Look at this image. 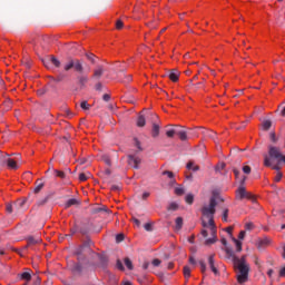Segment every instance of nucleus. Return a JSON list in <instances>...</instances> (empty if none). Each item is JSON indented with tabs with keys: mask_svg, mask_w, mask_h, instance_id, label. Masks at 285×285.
I'll return each mask as SVG.
<instances>
[{
	"mask_svg": "<svg viewBox=\"0 0 285 285\" xmlns=\"http://www.w3.org/2000/svg\"><path fill=\"white\" fill-rule=\"evenodd\" d=\"M75 61H76V60H73V59H69V60L65 63L63 70H65L66 72H68L69 70H72V68H75Z\"/></svg>",
	"mask_w": 285,
	"mask_h": 285,
	"instance_id": "obj_18",
	"label": "nucleus"
},
{
	"mask_svg": "<svg viewBox=\"0 0 285 285\" xmlns=\"http://www.w3.org/2000/svg\"><path fill=\"white\" fill-rule=\"evenodd\" d=\"M132 81V76H126L125 80H122V83H130Z\"/></svg>",
	"mask_w": 285,
	"mask_h": 285,
	"instance_id": "obj_56",
	"label": "nucleus"
},
{
	"mask_svg": "<svg viewBox=\"0 0 285 285\" xmlns=\"http://www.w3.org/2000/svg\"><path fill=\"white\" fill-rule=\"evenodd\" d=\"M77 79L80 88H86V85L88 83V76H78Z\"/></svg>",
	"mask_w": 285,
	"mask_h": 285,
	"instance_id": "obj_16",
	"label": "nucleus"
},
{
	"mask_svg": "<svg viewBox=\"0 0 285 285\" xmlns=\"http://www.w3.org/2000/svg\"><path fill=\"white\" fill-rule=\"evenodd\" d=\"M176 135L179 137L180 141L188 140V134L185 130L177 128Z\"/></svg>",
	"mask_w": 285,
	"mask_h": 285,
	"instance_id": "obj_14",
	"label": "nucleus"
},
{
	"mask_svg": "<svg viewBox=\"0 0 285 285\" xmlns=\"http://www.w3.org/2000/svg\"><path fill=\"white\" fill-rule=\"evenodd\" d=\"M246 237V232L242 230L238 235V239H244Z\"/></svg>",
	"mask_w": 285,
	"mask_h": 285,
	"instance_id": "obj_60",
	"label": "nucleus"
},
{
	"mask_svg": "<svg viewBox=\"0 0 285 285\" xmlns=\"http://www.w3.org/2000/svg\"><path fill=\"white\" fill-rule=\"evenodd\" d=\"M205 228L206 229L202 230V235H203V237H208V230H209L210 238H207L205 240V245L210 246V245L215 244V242H217V226L208 225V227H205Z\"/></svg>",
	"mask_w": 285,
	"mask_h": 285,
	"instance_id": "obj_4",
	"label": "nucleus"
},
{
	"mask_svg": "<svg viewBox=\"0 0 285 285\" xmlns=\"http://www.w3.org/2000/svg\"><path fill=\"white\" fill-rule=\"evenodd\" d=\"M272 126H273V121L271 120H264L262 124L263 130H271Z\"/></svg>",
	"mask_w": 285,
	"mask_h": 285,
	"instance_id": "obj_27",
	"label": "nucleus"
},
{
	"mask_svg": "<svg viewBox=\"0 0 285 285\" xmlns=\"http://www.w3.org/2000/svg\"><path fill=\"white\" fill-rule=\"evenodd\" d=\"M122 28H124V21L117 20V21H116V29H117V30H121Z\"/></svg>",
	"mask_w": 285,
	"mask_h": 285,
	"instance_id": "obj_44",
	"label": "nucleus"
},
{
	"mask_svg": "<svg viewBox=\"0 0 285 285\" xmlns=\"http://www.w3.org/2000/svg\"><path fill=\"white\" fill-rule=\"evenodd\" d=\"M185 200H186V204L193 205V202H195V195L188 194V195L185 197Z\"/></svg>",
	"mask_w": 285,
	"mask_h": 285,
	"instance_id": "obj_30",
	"label": "nucleus"
},
{
	"mask_svg": "<svg viewBox=\"0 0 285 285\" xmlns=\"http://www.w3.org/2000/svg\"><path fill=\"white\" fill-rule=\"evenodd\" d=\"M95 90H97V92H101L104 90V85L101 82L96 83Z\"/></svg>",
	"mask_w": 285,
	"mask_h": 285,
	"instance_id": "obj_43",
	"label": "nucleus"
},
{
	"mask_svg": "<svg viewBox=\"0 0 285 285\" xmlns=\"http://www.w3.org/2000/svg\"><path fill=\"white\" fill-rule=\"evenodd\" d=\"M7 166L8 168H10L11 170H17L19 168V165H17V161L12 158H10V156H7Z\"/></svg>",
	"mask_w": 285,
	"mask_h": 285,
	"instance_id": "obj_12",
	"label": "nucleus"
},
{
	"mask_svg": "<svg viewBox=\"0 0 285 285\" xmlns=\"http://www.w3.org/2000/svg\"><path fill=\"white\" fill-rule=\"evenodd\" d=\"M80 108H82V110H90V104H88V101L83 100L80 104Z\"/></svg>",
	"mask_w": 285,
	"mask_h": 285,
	"instance_id": "obj_36",
	"label": "nucleus"
},
{
	"mask_svg": "<svg viewBox=\"0 0 285 285\" xmlns=\"http://www.w3.org/2000/svg\"><path fill=\"white\" fill-rule=\"evenodd\" d=\"M124 234H118V235H116V242H117V244H120V242H124Z\"/></svg>",
	"mask_w": 285,
	"mask_h": 285,
	"instance_id": "obj_47",
	"label": "nucleus"
},
{
	"mask_svg": "<svg viewBox=\"0 0 285 285\" xmlns=\"http://www.w3.org/2000/svg\"><path fill=\"white\" fill-rule=\"evenodd\" d=\"M282 177H283L282 171H277V174H276L274 180H275V181H282Z\"/></svg>",
	"mask_w": 285,
	"mask_h": 285,
	"instance_id": "obj_49",
	"label": "nucleus"
},
{
	"mask_svg": "<svg viewBox=\"0 0 285 285\" xmlns=\"http://www.w3.org/2000/svg\"><path fill=\"white\" fill-rule=\"evenodd\" d=\"M268 244H271V239L263 238L257 242L256 246H257L258 250H262L265 246H268Z\"/></svg>",
	"mask_w": 285,
	"mask_h": 285,
	"instance_id": "obj_13",
	"label": "nucleus"
},
{
	"mask_svg": "<svg viewBox=\"0 0 285 285\" xmlns=\"http://www.w3.org/2000/svg\"><path fill=\"white\" fill-rule=\"evenodd\" d=\"M175 135H177V128L169 129L166 131V136L169 137V139H173V137H175Z\"/></svg>",
	"mask_w": 285,
	"mask_h": 285,
	"instance_id": "obj_31",
	"label": "nucleus"
},
{
	"mask_svg": "<svg viewBox=\"0 0 285 285\" xmlns=\"http://www.w3.org/2000/svg\"><path fill=\"white\" fill-rule=\"evenodd\" d=\"M179 208V205L177 203H170L167 210H177Z\"/></svg>",
	"mask_w": 285,
	"mask_h": 285,
	"instance_id": "obj_40",
	"label": "nucleus"
},
{
	"mask_svg": "<svg viewBox=\"0 0 285 285\" xmlns=\"http://www.w3.org/2000/svg\"><path fill=\"white\" fill-rule=\"evenodd\" d=\"M223 222H228V208L223 212Z\"/></svg>",
	"mask_w": 285,
	"mask_h": 285,
	"instance_id": "obj_46",
	"label": "nucleus"
},
{
	"mask_svg": "<svg viewBox=\"0 0 285 285\" xmlns=\"http://www.w3.org/2000/svg\"><path fill=\"white\" fill-rule=\"evenodd\" d=\"M200 130H202V135L204 137H207L209 139H215V137H217V132L210 130V129H204L200 127Z\"/></svg>",
	"mask_w": 285,
	"mask_h": 285,
	"instance_id": "obj_9",
	"label": "nucleus"
},
{
	"mask_svg": "<svg viewBox=\"0 0 285 285\" xmlns=\"http://www.w3.org/2000/svg\"><path fill=\"white\" fill-rule=\"evenodd\" d=\"M134 145L136 146V148H138V150H144V149L141 148V142L139 141V139L134 138Z\"/></svg>",
	"mask_w": 285,
	"mask_h": 285,
	"instance_id": "obj_42",
	"label": "nucleus"
},
{
	"mask_svg": "<svg viewBox=\"0 0 285 285\" xmlns=\"http://www.w3.org/2000/svg\"><path fill=\"white\" fill-rule=\"evenodd\" d=\"M175 224H176L175 226L176 230H181L184 226V218L177 217Z\"/></svg>",
	"mask_w": 285,
	"mask_h": 285,
	"instance_id": "obj_23",
	"label": "nucleus"
},
{
	"mask_svg": "<svg viewBox=\"0 0 285 285\" xmlns=\"http://www.w3.org/2000/svg\"><path fill=\"white\" fill-rule=\"evenodd\" d=\"M269 139L271 141H273V144H277V136L275 135V132L269 134Z\"/></svg>",
	"mask_w": 285,
	"mask_h": 285,
	"instance_id": "obj_45",
	"label": "nucleus"
},
{
	"mask_svg": "<svg viewBox=\"0 0 285 285\" xmlns=\"http://www.w3.org/2000/svg\"><path fill=\"white\" fill-rule=\"evenodd\" d=\"M233 242L236 244L237 253H242V242H239L237 238H233Z\"/></svg>",
	"mask_w": 285,
	"mask_h": 285,
	"instance_id": "obj_35",
	"label": "nucleus"
},
{
	"mask_svg": "<svg viewBox=\"0 0 285 285\" xmlns=\"http://www.w3.org/2000/svg\"><path fill=\"white\" fill-rule=\"evenodd\" d=\"M163 175H167V177L169 179H173V177H175V174H173V171H168V170L163 171Z\"/></svg>",
	"mask_w": 285,
	"mask_h": 285,
	"instance_id": "obj_50",
	"label": "nucleus"
},
{
	"mask_svg": "<svg viewBox=\"0 0 285 285\" xmlns=\"http://www.w3.org/2000/svg\"><path fill=\"white\" fill-rule=\"evenodd\" d=\"M144 228H145V230L150 232V230H153V225L150 223H146Z\"/></svg>",
	"mask_w": 285,
	"mask_h": 285,
	"instance_id": "obj_55",
	"label": "nucleus"
},
{
	"mask_svg": "<svg viewBox=\"0 0 285 285\" xmlns=\"http://www.w3.org/2000/svg\"><path fill=\"white\" fill-rule=\"evenodd\" d=\"M116 266H117V268H118V271H124L125 268H124V263H121V261H117V263H116Z\"/></svg>",
	"mask_w": 285,
	"mask_h": 285,
	"instance_id": "obj_48",
	"label": "nucleus"
},
{
	"mask_svg": "<svg viewBox=\"0 0 285 285\" xmlns=\"http://www.w3.org/2000/svg\"><path fill=\"white\" fill-rule=\"evenodd\" d=\"M160 264H161V261L159 258H155L153 261V266H160Z\"/></svg>",
	"mask_w": 285,
	"mask_h": 285,
	"instance_id": "obj_58",
	"label": "nucleus"
},
{
	"mask_svg": "<svg viewBox=\"0 0 285 285\" xmlns=\"http://www.w3.org/2000/svg\"><path fill=\"white\" fill-rule=\"evenodd\" d=\"M246 230H253V223H247L245 225Z\"/></svg>",
	"mask_w": 285,
	"mask_h": 285,
	"instance_id": "obj_61",
	"label": "nucleus"
},
{
	"mask_svg": "<svg viewBox=\"0 0 285 285\" xmlns=\"http://www.w3.org/2000/svg\"><path fill=\"white\" fill-rule=\"evenodd\" d=\"M226 255L232 258V262L237 268V282L238 284H246L248 282V273H250V266L246 263V256H242L240 258L235 256L233 249H226Z\"/></svg>",
	"mask_w": 285,
	"mask_h": 285,
	"instance_id": "obj_2",
	"label": "nucleus"
},
{
	"mask_svg": "<svg viewBox=\"0 0 285 285\" xmlns=\"http://www.w3.org/2000/svg\"><path fill=\"white\" fill-rule=\"evenodd\" d=\"M243 173H244L245 175H250V166H244V167H243Z\"/></svg>",
	"mask_w": 285,
	"mask_h": 285,
	"instance_id": "obj_52",
	"label": "nucleus"
},
{
	"mask_svg": "<svg viewBox=\"0 0 285 285\" xmlns=\"http://www.w3.org/2000/svg\"><path fill=\"white\" fill-rule=\"evenodd\" d=\"M102 76H104V67L98 66V68L95 69L94 71V79H101Z\"/></svg>",
	"mask_w": 285,
	"mask_h": 285,
	"instance_id": "obj_15",
	"label": "nucleus"
},
{
	"mask_svg": "<svg viewBox=\"0 0 285 285\" xmlns=\"http://www.w3.org/2000/svg\"><path fill=\"white\" fill-rule=\"evenodd\" d=\"M12 208H13V206L8 204L7 205V213H12Z\"/></svg>",
	"mask_w": 285,
	"mask_h": 285,
	"instance_id": "obj_63",
	"label": "nucleus"
},
{
	"mask_svg": "<svg viewBox=\"0 0 285 285\" xmlns=\"http://www.w3.org/2000/svg\"><path fill=\"white\" fill-rule=\"evenodd\" d=\"M8 157H10V155L3 154L2 151H0V167L6 166Z\"/></svg>",
	"mask_w": 285,
	"mask_h": 285,
	"instance_id": "obj_24",
	"label": "nucleus"
},
{
	"mask_svg": "<svg viewBox=\"0 0 285 285\" xmlns=\"http://www.w3.org/2000/svg\"><path fill=\"white\" fill-rule=\"evenodd\" d=\"M82 246L83 248H90V246H92V240H87Z\"/></svg>",
	"mask_w": 285,
	"mask_h": 285,
	"instance_id": "obj_59",
	"label": "nucleus"
},
{
	"mask_svg": "<svg viewBox=\"0 0 285 285\" xmlns=\"http://www.w3.org/2000/svg\"><path fill=\"white\" fill-rule=\"evenodd\" d=\"M277 161V164H285V156L282 155V149L273 145L268 146V155L264 154V166L271 168L273 166L272 161Z\"/></svg>",
	"mask_w": 285,
	"mask_h": 285,
	"instance_id": "obj_3",
	"label": "nucleus"
},
{
	"mask_svg": "<svg viewBox=\"0 0 285 285\" xmlns=\"http://www.w3.org/2000/svg\"><path fill=\"white\" fill-rule=\"evenodd\" d=\"M102 99H104V101H110V95L105 94V95L102 96Z\"/></svg>",
	"mask_w": 285,
	"mask_h": 285,
	"instance_id": "obj_62",
	"label": "nucleus"
},
{
	"mask_svg": "<svg viewBox=\"0 0 285 285\" xmlns=\"http://www.w3.org/2000/svg\"><path fill=\"white\" fill-rule=\"evenodd\" d=\"M102 161L107 165V166H112V163L110 160V156H102Z\"/></svg>",
	"mask_w": 285,
	"mask_h": 285,
	"instance_id": "obj_37",
	"label": "nucleus"
},
{
	"mask_svg": "<svg viewBox=\"0 0 285 285\" xmlns=\"http://www.w3.org/2000/svg\"><path fill=\"white\" fill-rule=\"evenodd\" d=\"M184 275H185L186 279H188L190 277V267H188V266L184 267Z\"/></svg>",
	"mask_w": 285,
	"mask_h": 285,
	"instance_id": "obj_39",
	"label": "nucleus"
},
{
	"mask_svg": "<svg viewBox=\"0 0 285 285\" xmlns=\"http://www.w3.org/2000/svg\"><path fill=\"white\" fill-rule=\"evenodd\" d=\"M159 135V125L153 124V129H151V137L156 139V137Z\"/></svg>",
	"mask_w": 285,
	"mask_h": 285,
	"instance_id": "obj_21",
	"label": "nucleus"
},
{
	"mask_svg": "<svg viewBox=\"0 0 285 285\" xmlns=\"http://www.w3.org/2000/svg\"><path fill=\"white\" fill-rule=\"evenodd\" d=\"M65 79H66V73L60 72V73L56 77L55 81H56V83H59V82L63 81Z\"/></svg>",
	"mask_w": 285,
	"mask_h": 285,
	"instance_id": "obj_34",
	"label": "nucleus"
},
{
	"mask_svg": "<svg viewBox=\"0 0 285 285\" xmlns=\"http://www.w3.org/2000/svg\"><path fill=\"white\" fill-rule=\"evenodd\" d=\"M50 63H52L55 68H61V61L55 56H51V58L43 60V66H46V68H50Z\"/></svg>",
	"mask_w": 285,
	"mask_h": 285,
	"instance_id": "obj_7",
	"label": "nucleus"
},
{
	"mask_svg": "<svg viewBox=\"0 0 285 285\" xmlns=\"http://www.w3.org/2000/svg\"><path fill=\"white\" fill-rule=\"evenodd\" d=\"M96 257L100 262L101 266L105 267L108 264V258L101 254H96Z\"/></svg>",
	"mask_w": 285,
	"mask_h": 285,
	"instance_id": "obj_19",
	"label": "nucleus"
},
{
	"mask_svg": "<svg viewBox=\"0 0 285 285\" xmlns=\"http://www.w3.org/2000/svg\"><path fill=\"white\" fill-rule=\"evenodd\" d=\"M199 264H200L202 273H206V263H204V261H200Z\"/></svg>",
	"mask_w": 285,
	"mask_h": 285,
	"instance_id": "obj_57",
	"label": "nucleus"
},
{
	"mask_svg": "<svg viewBox=\"0 0 285 285\" xmlns=\"http://www.w3.org/2000/svg\"><path fill=\"white\" fill-rule=\"evenodd\" d=\"M168 78L170 79V81L176 83V81H179V71L177 69H171L168 75Z\"/></svg>",
	"mask_w": 285,
	"mask_h": 285,
	"instance_id": "obj_11",
	"label": "nucleus"
},
{
	"mask_svg": "<svg viewBox=\"0 0 285 285\" xmlns=\"http://www.w3.org/2000/svg\"><path fill=\"white\" fill-rule=\"evenodd\" d=\"M186 190H184V187L179 186L175 188V195H178V197H181Z\"/></svg>",
	"mask_w": 285,
	"mask_h": 285,
	"instance_id": "obj_33",
	"label": "nucleus"
},
{
	"mask_svg": "<svg viewBox=\"0 0 285 285\" xmlns=\"http://www.w3.org/2000/svg\"><path fill=\"white\" fill-rule=\"evenodd\" d=\"M21 279H26L27 282H30L32 279V275L30 274V272H23L21 274Z\"/></svg>",
	"mask_w": 285,
	"mask_h": 285,
	"instance_id": "obj_29",
	"label": "nucleus"
},
{
	"mask_svg": "<svg viewBox=\"0 0 285 285\" xmlns=\"http://www.w3.org/2000/svg\"><path fill=\"white\" fill-rule=\"evenodd\" d=\"M90 177H92V175L89 171H87L86 174H83V173L79 174L80 181H88V179H90Z\"/></svg>",
	"mask_w": 285,
	"mask_h": 285,
	"instance_id": "obj_26",
	"label": "nucleus"
},
{
	"mask_svg": "<svg viewBox=\"0 0 285 285\" xmlns=\"http://www.w3.org/2000/svg\"><path fill=\"white\" fill-rule=\"evenodd\" d=\"M217 202H224V198L219 196L217 193H213L212 197L209 198V203L203 205L200 213L203 217H206L208 222L203 220V227L208 228V226H215V213H217Z\"/></svg>",
	"mask_w": 285,
	"mask_h": 285,
	"instance_id": "obj_1",
	"label": "nucleus"
},
{
	"mask_svg": "<svg viewBox=\"0 0 285 285\" xmlns=\"http://www.w3.org/2000/svg\"><path fill=\"white\" fill-rule=\"evenodd\" d=\"M46 204H48V196L46 198H43L42 200L38 202V206H43Z\"/></svg>",
	"mask_w": 285,
	"mask_h": 285,
	"instance_id": "obj_54",
	"label": "nucleus"
},
{
	"mask_svg": "<svg viewBox=\"0 0 285 285\" xmlns=\"http://www.w3.org/2000/svg\"><path fill=\"white\" fill-rule=\"evenodd\" d=\"M137 126L138 128H144V126H146V117H144V115L138 116Z\"/></svg>",
	"mask_w": 285,
	"mask_h": 285,
	"instance_id": "obj_20",
	"label": "nucleus"
},
{
	"mask_svg": "<svg viewBox=\"0 0 285 285\" xmlns=\"http://www.w3.org/2000/svg\"><path fill=\"white\" fill-rule=\"evenodd\" d=\"M78 204H79V200H77V198H71L66 203L65 208H70L71 206H78Z\"/></svg>",
	"mask_w": 285,
	"mask_h": 285,
	"instance_id": "obj_22",
	"label": "nucleus"
},
{
	"mask_svg": "<svg viewBox=\"0 0 285 285\" xmlns=\"http://www.w3.org/2000/svg\"><path fill=\"white\" fill-rule=\"evenodd\" d=\"M279 277H285V267L279 271Z\"/></svg>",
	"mask_w": 285,
	"mask_h": 285,
	"instance_id": "obj_64",
	"label": "nucleus"
},
{
	"mask_svg": "<svg viewBox=\"0 0 285 285\" xmlns=\"http://www.w3.org/2000/svg\"><path fill=\"white\" fill-rule=\"evenodd\" d=\"M37 95H38V97H43V95H46V89H43V88L38 89Z\"/></svg>",
	"mask_w": 285,
	"mask_h": 285,
	"instance_id": "obj_53",
	"label": "nucleus"
},
{
	"mask_svg": "<svg viewBox=\"0 0 285 285\" xmlns=\"http://www.w3.org/2000/svg\"><path fill=\"white\" fill-rule=\"evenodd\" d=\"M208 264H209V268L214 273V275H219V269H217V267L215 266V254H213L208 257Z\"/></svg>",
	"mask_w": 285,
	"mask_h": 285,
	"instance_id": "obj_8",
	"label": "nucleus"
},
{
	"mask_svg": "<svg viewBox=\"0 0 285 285\" xmlns=\"http://www.w3.org/2000/svg\"><path fill=\"white\" fill-rule=\"evenodd\" d=\"M86 249V247L80 246L75 250V255H77L78 257L83 255V250Z\"/></svg>",
	"mask_w": 285,
	"mask_h": 285,
	"instance_id": "obj_38",
	"label": "nucleus"
},
{
	"mask_svg": "<svg viewBox=\"0 0 285 285\" xmlns=\"http://www.w3.org/2000/svg\"><path fill=\"white\" fill-rule=\"evenodd\" d=\"M27 244L28 246H37V244H41V238L36 236H29L27 237Z\"/></svg>",
	"mask_w": 285,
	"mask_h": 285,
	"instance_id": "obj_10",
	"label": "nucleus"
},
{
	"mask_svg": "<svg viewBox=\"0 0 285 285\" xmlns=\"http://www.w3.org/2000/svg\"><path fill=\"white\" fill-rule=\"evenodd\" d=\"M237 199H252V202H255V197L253 194L246 191V187L240 186L236 191Z\"/></svg>",
	"mask_w": 285,
	"mask_h": 285,
	"instance_id": "obj_5",
	"label": "nucleus"
},
{
	"mask_svg": "<svg viewBox=\"0 0 285 285\" xmlns=\"http://www.w3.org/2000/svg\"><path fill=\"white\" fill-rule=\"evenodd\" d=\"M139 164H141V158H139L135 155L128 156V165L131 166V168L139 170Z\"/></svg>",
	"mask_w": 285,
	"mask_h": 285,
	"instance_id": "obj_6",
	"label": "nucleus"
},
{
	"mask_svg": "<svg viewBox=\"0 0 285 285\" xmlns=\"http://www.w3.org/2000/svg\"><path fill=\"white\" fill-rule=\"evenodd\" d=\"M73 69L76 70V72H83V63H81L80 60H75Z\"/></svg>",
	"mask_w": 285,
	"mask_h": 285,
	"instance_id": "obj_17",
	"label": "nucleus"
},
{
	"mask_svg": "<svg viewBox=\"0 0 285 285\" xmlns=\"http://www.w3.org/2000/svg\"><path fill=\"white\" fill-rule=\"evenodd\" d=\"M73 273H81V266L79 264H76L72 268Z\"/></svg>",
	"mask_w": 285,
	"mask_h": 285,
	"instance_id": "obj_51",
	"label": "nucleus"
},
{
	"mask_svg": "<svg viewBox=\"0 0 285 285\" xmlns=\"http://www.w3.org/2000/svg\"><path fill=\"white\" fill-rule=\"evenodd\" d=\"M26 202H28V199L23 198V199H19L14 203V207L16 208H23V206H26Z\"/></svg>",
	"mask_w": 285,
	"mask_h": 285,
	"instance_id": "obj_28",
	"label": "nucleus"
},
{
	"mask_svg": "<svg viewBox=\"0 0 285 285\" xmlns=\"http://www.w3.org/2000/svg\"><path fill=\"white\" fill-rule=\"evenodd\" d=\"M56 177H59L60 179H66V173L61 170H55Z\"/></svg>",
	"mask_w": 285,
	"mask_h": 285,
	"instance_id": "obj_41",
	"label": "nucleus"
},
{
	"mask_svg": "<svg viewBox=\"0 0 285 285\" xmlns=\"http://www.w3.org/2000/svg\"><path fill=\"white\" fill-rule=\"evenodd\" d=\"M125 266L128 268V271H132V268H134L132 261H130V258L126 257L125 258Z\"/></svg>",
	"mask_w": 285,
	"mask_h": 285,
	"instance_id": "obj_32",
	"label": "nucleus"
},
{
	"mask_svg": "<svg viewBox=\"0 0 285 285\" xmlns=\"http://www.w3.org/2000/svg\"><path fill=\"white\" fill-rule=\"evenodd\" d=\"M43 183H39V180L36 181V187L33 189V193L37 195L39 193H41V190H43Z\"/></svg>",
	"mask_w": 285,
	"mask_h": 285,
	"instance_id": "obj_25",
	"label": "nucleus"
}]
</instances>
